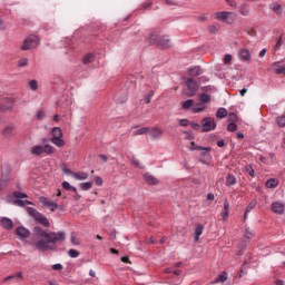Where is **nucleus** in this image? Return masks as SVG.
<instances>
[{
    "label": "nucleus",
    "instance_id": "nucleus-37",
    "mask_svg": "<svg viewBox=\"0 0 285 285\" xmlns=\"http://www.w3.org/2000/svg\"><path fill=\"white\" fill-rule=\"evenodd\" d=\"M42 153H46V155H52V153H55V148L51 145H45L42 147Z\"/></svg>",
    "mask_w": 285,
    "mask_h": 285
},
{
    "label": "nucleus",
    "instance_id": "nucleus-58",
    "mask_svg": "<svg viewBox=\"0 0 285 285\" xmlns=\"http://www.w3.org/2000/svg\"><path fill=\"white\" fill-rule=\"evenodd\" d=\"M95 184L96 186H101V184H104V179L99 176L95 177Z\"/></svg>",
    "mask_w": 285,
    "mask_h": 285
},
{
    "label": "nucleus",
    "instance_id": "nucleus-41",
    "mask_svg": "<svg viewBox=\"0 0 285 285\" xmlns=\"http://www.w3.org/2000/svg\"><path fill=\"white\" fill-rule=\"evenodd\" d=\"M92 59H95V56L92 53H89L83 58L82 62L85 63V66H88V63H92Z\"/></svg>",
    "mask_w": 285,
    "mask_h": 285
},
{
    "label": "nucleus",
    "instance_id": "nucleus-8",
    "mask_svg": "<svg viewBox=\"0 0 285 285\" xmlns=\"http://www.w3.org/2000/svg\"><path fill=\"white\" fill-rule=\"evenodd\" d=\"M16 235L19 236V239H28V237H30V229L24 226H18L16 228Z\"/></svg>",
    "mask_w": 285,
    "mask_h": 285
},
{
    "label": "nucleus",
    "instance_id": "nucleus-51",
    "mask_svg": "<svg viewBox=\"0 0 285 285\" xmlns=\"http://www.w3.org/2000/svg\"><path fill=\"white\" fill-rule=\"evenodd\" d=\"M18 66H19V68H26V66H28V59L27 58H21L18 61Z\"/></svg>",
    "mask_w": 285,
    "mask_h": 285
},
{
    "label": "nucleus",
    "instance_id": "nucleus-54",
    "mask_svg": "<svg viewBox=\"0 0 285 285\" xmlns=\"http://www.w3.org/2000/svg\"><path fill=\"white\" fill-rule=\"evenodd\" d=\"M61 187L63 188V190H70V188H72V185H70V183L68 181H62Z\"/></svg>",
    "mask_w": 285,
    "mask_h": 285
},
{
    "label": "nucleus",
    "instance_id": "nucleus-4",
    "mask_svg": "<svg viewBox=\"0 0 285 285\" xmlns=\"http://www.w3.org/2000/svg\"><path fill=\"white\" fill-rule=\"evenodd\" d=\"M186 86H187V92L186 97H195L197 95V90H199V85L197 81H195L193 78H188L186 80Z\"/></svg>",
    "mask_w": 285,
    "mask_h": 285
},
{
    "label": "nucleus",
    "instance_id": "nucleus-43",
    "mask_svg": "<svg viewBox=\"0 0 285 285\" xmlns=\"http://www.w3.org/2000/svg\"><path fill=\"white\" fill-rule=\"evenodd\" d=\"M70 242H71V244H73V246H79V239L77 238V234H75V233H71V235H70Z\"/></svg>",
    "mask_w": 285,
    "mask_h": 285
},
{
    "label": "nucleus",
    "instance_id": "nucleus-10",
    "mask_svg": "<svg viewBox=\"0 0 285 285\" xmlns=\"http://www.w3.org/2000/svg\"><path fill=\"white\" fill-rule=\"evenodd\" d=\"M272 210L276 215H284L285 204L284 203H279V202L273 203L272 204Z\"/></svg>",
    "mask_w": 285,
    "mask_h": 285
},
{
    "label": "nucleus",
    "instance_id": "nucleus-36",
    "mask_svg": "<svg viewBox=\"0 0 285 285\" xmlns=\"http://www.w3.org/2000/svg\"><path fill=\"white\" fill-rule=\"evenodd\" d=\"M208 30L210 35H217L219 32V24L215 23V24L208 26Z\"/></svg>",
    "mask_w": 285,
    "mask_h": 285
},
{
    "label": "nucleus",
    "instance_id": "nucleus-49",
    "mask_svg": "<svg viewBox=\"0 0 285 285\" xmlns=\"http://www.w3.org/2000/svg\"><path fill=\"white\" fill-rule=\"evenodd\" d=\"M154 95L155 90H151L147 95H145V104H150V99H153Z\"/></svg>",
    "mask_w": 285,
    "mask_h": 285
},
{
    "label": "nucleus",
    "instance_id": "nucleus-32",
    "mask_svg": "<svg viewBox=\"0 0 285 285\" xmlns=\"http://www.w3.org/2000/svg\"><path fill=\"white\" fill-rule=\"evenodd\" d=\"M51 135H52V137H63V132L61 131V128H59V127H53L51 129Z\"/></svg>",
    "mask_w": 285,
    "mask_h": 285
},
{
    "label": "nucleus",
    "instance_id": "nucleus-45",
    "mask_svg": "<svg viewBox=\"0 0 285 285\" xmlns=\"http://www.w3.org/2000/svg\"><path fill=\"white\" fill-rule=\"evenodd\" d=\"M80 188H81V190H90V188H92V183H90V181L81 183Z\"/></svg>",
    "mask_w": 285,
    "mask_h": 285
},
{
    "label": "nucleus",
    "instance_id": "nucleus-55",
    "mask_svg": "<svg viewBox=\"0 0 285 285\" xmlns=\"http://www.w3.org/2000/svg\"><path fill=\"white\" fill-rule=\"evenodd\" d=\"M45 115H46V112H43V110H39L36 114V119H38V121H41V119H43Z\"/></svg>",
    "mask_w": 285,
    "mask_h": 285
},
{
    "label": "nucleus",
    "instance_id": "nucleus-60",
    "mask_svg": "<svg viewBox=\"0 0 285 285\" xmlns=\"http://www.w3.org/2000/svg\"><path fill=\"white\" fill-rule=\"evenodd\" d=\"M189 121L188 119H180L179 120V126H181L183 128H186V126H188Z\"/></svg>",
    "mask_w": 285,
    "mask_h": 285
},
{
    "label": "nucleus",
    "instance_id": "nucleus-26",
    "mask_svg": "<svg viewBox=\"0 0 285 285\" xmlns=\"http://www.w3.org/2000/svg\"><path fill=\"white\" fill-rule=\"evenodd\" d=\"M13 130H14V127H13V126H7V127H4V129L2 130L3 137H6V139L12 137Z\"/></svg>",
    "mask_w": 285,
    "mask_h": 285
},
{
    "label": "nucleus",
    "instance_id": "nucleus-47",
    "mask_svg": "<svg viewBox=\"0 0 285 285\" xmlns=\"http://www.w3.org/2000/svg\"><path fill=\"white\" fill-rule=\"evenodd\" d=\"M245 169L246 173H248L249 177H255V169L253 168V165H247Z\"/></svg>",
    "mask_w": 285,
    "mask_h": 285
},
{
    "label": "nucleus",
    "instance_id": "nucleus-18",
    "mask_svg": "<svg viewBox=\"0 0 285 285\" xmlns=\"http://www.w3.org/2000/svg\"><path fill=\"white\" fill-rule=\"evenodd\" d=\"M187 72L190 77H199V75H202V67L196 66L194 68H189Z\"/></svg>",
    "mask_w": 285,
    "mask_h": 285
},
{
    "label": "nucleus",
    "instance_id": "nucleus-19",
    "mask_svg": "<svg viewBox=\"0 0 285 285\" xmlns=\"http://www.w3.org/2000/svg\"><path fill=\"white\" fill-rule=\"evenodd\" d=\"M62 137H52L50 139L51 144H53L55 146H58V148H63V146H66V142L63 141V139H61Z\"/></svg>",
    "mask_w": 285,
    "mask_h": 285
},
{
    "label": "nucleus",
    "instance_id": "nucleus-2",
    "mask_svg": "<svg viewBox=\"0 0 285 285\" xmlns=\"http://www.w3.org/2000/svg\"><path fill=\"white\" fill-rule=\"evenodd\" d=\"M27 213L30 217H33L38 224H41L45 228H50V220H48V217L43 216V214L39 213L35 207H28Z\"/></svg>",
    "mask_w": 285,
    "mask_h": 285
},
{
    "label": "nucleus",
    "instance_id": "nucleus-46",
    "mask_svg": "<svg viewBox=\"0 0 285 285\" xmlns=\"http://www.w3.org/2000/svg\"><path fill=\"white\" fill-rule=\"evenodd\" d=\"M255 206H257V200H252V202L247 205L245 212H246V213H250V210H253V208H255Z\"/></svg>",
    "mask_w": 285,
    "mask_h": 285
},
{
    "label": "nucleus",
    "instance_id": "nucleus-3",
    "mask_svg": "<svg viewBox=\"0 0 285 285\" xmlns=\"http://www.w3.org/2000/svg\"><path fill=\"white\" fill-rule=\"evenodd\" d=\"M37 46H39V37H37L36 35H30L27 36L26 39L23 40L20 50H32L37 48Z\"/></svg>",
    "mask_w": 285,
    "mask_h": 285
},
{
    "label": "nucleus",
    "instance_id": "nucleus-25",
    "mask_svg": "<svg viewBox=\"0 0 285 285\" xmlns=\"http://www.w3.org/2000/svg\"><path fill=\"white\" fill-rule=\"evenodd\" d=\"M228 279V273L223 272L218 275V277L214 281V284H224Z\"/></svg>",
    "mask_w": 285,
    "mask_h": 285
},
{
    "label": "nucleus",
    "instance_id": "nucleus-35",
    "mask_svg": "<svg viewBox=\"0 0 285 285\" xmlns=\"http://www.w3.org/2000/svg\"><path fill=\"white\" fill-rule=\"evenodd\" d=\"M227 121H232V124H235V122L239 121V117L237 116V114L230 112L227 116Z\"/></svg>",
    "mask_w": 285,
    "mask_h": 285
},
{
    "label": "nucleus",
    "instance_id": "nucleus-42",
    "mask_svg": "<svg viewBox=\"0 0 285 285\" xmlns=\"http://www.w3.org/2000/svg\"><path fill=\"white\" fill-rule=\"evenodd\" d=\"M68 255H69V257L75 259V258L79 257L80 253H79V250L71 248V249L68 250Z\"/></svg>",
    "mask_w": 285,
    "mask_h": 285
},
{
    "label": "nucleus",
    "instance_id": "nucleus-30",
    "mask_svg": "<svg viewBox=\"0 0 285 285\" xmlns=\"http://www.w3.org/2000/svg\"><path fill=\"white\" fill-rule=\"evenodd\" d=\"M13 204L16 206H20L21 208H23V206H26V205L32 206V202H30V200H21V199L13 200Z\"/></svg>",
    "mask_w": 285,
    "mask_h": 285
},
{
    "label": "nucleus",
    "instance_id": "nucleus-59",
    "mask_svg": "<svg viewBox=\"0 0 285 285\" xmlns=\"http://www.w3.org/2000/svg\"><path fill=\"white\" fill-rule=\"evenodd\" d=\"M200 90H203V92H213V86H204Z\"/></svg>",
    "mask_w": 285,
    "mask_h": 285
},
{
    "label": "nucleus",
    "instance_id": "nucleus-50",
    "mask_svg": "<svg viewBox=\"0 0 285 285\" xmlns=\"http://www.w3.org/2000/svg\"><path fill=\"white\" fill-rule=\"evenodd\" d=\"M29 88L30 90H37V88H39V82H37V80L29 81Z\"/></svg>",
    "mask_w": 285,
    "mask_h": 285
},
{
    "label": "nucleus",
    "instance_id": "nucleus-16",
    "mask_svg": "<svg viewBox=\"0 0 285 285\" xmlns=\"http://www.w3.org/2000/svg\"><path fill=\"white\" fill-rule=\"evenodd\" d=\"M150 137H153V139H159V137H161V135H164V130H161V128L159 127H154L150 132H149Z\"/></svg>",
    "mask_w": 285,
    "mask_h": 285
},
{
    "label": "nucleus",
    "instance_id": "nucleus-62",
    "mask_svg": "<svg viewBox=\"0 0 285 285\" xmlns=\"http://www.w3.org/2000/svg\"><path fill=\"white\" fill-rule=\"evenodd\" d=\"M8 110H10V107L0 104V112H8Z\"/></svg>",
    "mask_w": 285,
    "mask_h": 285
},
{
    "label": "nucleus",
    "instance_id": "nucleus-34",
    "mask_svg": "<svg viewBox=\"0 0 285 285\" xmlns=\"http://www.w3.org/2000/svg\"><path fill=\"white\" fill-rule=\"evenodd\" d=\"M194 104V99H187L185 102H183V110H189V108H193Z\"/></svg>",
    "mask_w": 285,
    "mask_h": 285
},
{
    "label": "nucleus",
    "instance_id": "nucleus-6",
    "mask_svg": "<svg viewBox=\"0 0 285 285\" xmlns=\"http://www.w3.org/2000/svg\"><path fill=\"white\" fill-rule=\"evenodd\" d=\"M160 35L161 30L153 29L149 36L146 38L147 43H149V46H156L157 41H159V38L161 37Z\"/></svg>",
    "mask_w": 285,
    "mask_h": 285
},
{
    "label": "nucleus",
    "instance_id": "nucleus-48",
    "mask_svg": "<svg viewBox=\"0 0 285 285\" xmlns=\"http://www.w3.org/2000/svg\"><path fill=\"white\" fill-rule=\"evenodd\" d=\"M227 130H228V132H235V131H237V124H235V122H229V124L227 125Z\"/></svg>",
    "mask_w": 285,
    "mask_h": 285
},
{
    "label": "nucleus",
    "instance_id": "nucleus-5",
    "mask_svg": "<svg viewBox=\"0 0 285 285\" xmlns=\"http://www.w3.org/2000/svg\"><path fill=\"white\" fill-rule=\"evenodd\" d=\"M202 132H210V130H215L217 128V124L214 118L205 117L202 121Z\"/></svg>",
    "mask_w": 285,
    "mask_h": 285
},
{
    "label": "nucleus",
    "instance_id": "nucleus-13",
    "mask_svg": "<svg viewBox=\"0 0 285 285\" xmlns=\"http://www.w3.org/2000/svg\"><path fill=\"white\" fill-rule=\"evenodd\" d=\"M144 179L146 181V184H148L149 186H157V184H159V179L155 178V176L146 173L144 175Z\"/></svg>",
    "mask_w": 285,
    "mask_h": 285
},
{
    "label": "nucleus",
    "instance_id": "nucleus-61",
    "mask_svg": "<svg viewBox=\"0 0 285 285\" xmlns=\"http://www.w3.org/2000/svg\"><path fill=\"white\" fill-rule=\"evenodd\" d=\"M51 268H52V271H61L63 268V265L57 263V264L52 265Z\"/></svg>",
    "mask_w": 285,
    "mask_h": 285
},
{
    "label": "nucleus",
    "instance_id": "nucleus-63",
    "mask_svg": "<svg viewBox=\"0 0 285 285\" xmlns=\"http://www.w3.org/2000/svg\"><path fill=\"white\" fill-rule=\"evenodd\" d=\"M151 4H153V0H148L147 2L142 3V10L150 8Z\"/></svg>",
    "mask_w": 285,
    "mask_h": 285
},
{
    "label": "nucleus",
    "instance_id": "nucleus-56",
    "mask_svg": "<svg viewBox=\"0 0 285 285\" xmlns=\"http://www.w3.org/2000/svg\"><path fill=\"white\" fill-rule=\"evenodd\" d=\"M130 160L136 168H140L139 159H137L135 156H132Z\"/></svg>",
    "mask_w": 285,
    "mask_h": 285
},
{
    "label": "nucleus",
    "instance_id": "nucleus-44",
    "mask_svg": "<svg viewBox=\"0 0 285 285\" xmlns=\"http://www.w3.org/2000/svg\"><path fill=\"white\" fill-rule=\"evenodd\" d=\"M276 122L279 126V128H284L285 127V116L277 117Z\"/></svg>",
    "mask_w": 285,
    "mask_h": 285
},
{
    "label": "nucleus",
    "instance_id": "nucleus-20",
    "mask_svg": "<svg viewBox=\"0 0 285 285\" xmlns=\"http://www.w3.org/2000/svg\"><path fill=\"white\" fill-rule=\"evenodd\" d=\"M266 188H277L279 180L277 178H271L265 183Z\"/></svg>",
    "mask_w": 285,
    "mask_h": 285
},
{
    "label": "nucleus",
    "instance_id": "nucleus-38",
    "mask_svg": "<svg viewBox=\"0 0 285 285\" xmlns=\"http://www.w3.org/2000/svg\"><path fill=\"white\" fill-rule=\"evenodd\" d=\"M148 130H150V128L148 127H142L140 129H137L134 131V136L137 137L139 135H146V132H148Z\"/></svg>",
    "mask_w": 285,
    "mask_h": 285
},
{
    "label": "nucleus",
    "instance_id": "nucleus-1",
    "mask_svg": "<svg viewBox=\"0 0 285 285\" xmlns=\"http://www.w3.org/2000/svg\"><path fill=\"white\" fill-rule=\"evenodd\" d=\"M33 235L37 240L31 242V246L40 253L46 250H57V244H63L66 242V232H50L39 226L33 227Z\"/></svg>",
    "mask_w": 285,
    "mask_h": 285
},
{
    "label": "nucleus",
    "instance_id": "nucleus-7",
    "mask_svg": "<svg viewBox=\"0 0 285 285\" xmlns=\"http://www.w3.org/2000/svg\"><path fill=\"white\" fill-rule=\"evenodd\" d=\"M38 200L40 202V204H42V206H46V208H51V213H55V210L59 208V204L49 200L46 196H40Z\"/></svg>",
    "mask_w": 285,
    "mask_h": 285
},
{
    "label": "nucleus",
    "instance_id": "nucleus-64",
    "mask_svg": "<svg viewBox=\"0 0 285 285\" xmlns=\"http://www.w3.org/2000/svg\"><path fill=\"white\" fill-rule=\"evenodd\" d=\"M282 43H283L282 37H279L276 45H275L276 50H279V48H282Z\"/></svg>",
    "mask_w": 285,
    "mask_h": 285
},
{
    "label": "nucleus",
    "instance_id": "nucleus-22",
    "mask_svg": "<svg viewBox=\"0 0 285 285\" xmlns=\"http://www.w3.org/2000/svg\"><path fill=\"white\" fill-rule=\"evenodd\" d=\"M239 55L243 61H250V51L248 49H240Z\"/></svg>",
    "mask_w": 285,
    "mask_h": 285
},
{
    "label": "nucleus",
    "instance_id": "nucleus-12",
    "mask_svg": "<svg viewBox=\"0 0 285 285\" xmlns=\"http://www.w3.org/2000/svg\"><path fill=\"white\" fill-rule=\"evenodd\" d=\"M156 46H159L160 48H170V38L168 36H160Z\"/></svg>",
    "mask_w": 285,
    "mask_h": 285
},
{
    "label": "nucleus",
    "instance_id": "nucleus-24",
    "mask_svg": "<svg viewBox=\"0 0 285 285\" xmlns=\"http://www.w3.org/2000/svg\"><path fill=\"white\" fill-rule=\"evenodd\" d=\"M206 110V105H203L202 102H197L191 111L197 115L198 112H204Z\"/></svg>",
    "mask_w": 285,
    "mask_h": 285
},
{
    "label": "nucleus",
    "instance_id": "nucleus-14",
    "mask_svg": "<svg viewBox=\"0 0 285 285\" xmlns=\"http://www.w3.org/2000/svg\"><path fill=\"white\" fill-rule=\"evenodd\" d=\"M228 215H230V204L228 203V199H225L224 209L220 213V217H223V219H228Z\"/></svg>",
    "mask_w": 285,
    "mask_h": 285
},
{
    "label": "nucleus",
    "instance_id": "nucleus-11",
    "mask_svg": "<svg viewBox=\"0 0 285 285\" xmlns=\"http://www.w3.org/2000/svg\"><path fill=\"white\" fill-rule=\"evenodd\" d=\"M0 226H2L4 230H12V228L14 227V223L8 217H2L0 219Z\"/></svg>",
    "mask_w": 285,
    "mask_h": 285
},
{
    "label": "nucleus",
    "instance_id": "nucleus-28",
    "mask_svg": "<svg viewBox=\"0 0 285 285\" xmlns=\"http://www.w3.org/2000/svg\"><path fill=\"white\" fill-rule=\"evenodd\" d=\"M198 101H200V104H208V101H210V96L206 92L199 94Z\"/></svg>",
    "mask_w": 285,
    "mask_h": 285
},
{
    "label": "nucleus",
    "instance_id": "nucleus-31",
    "mask_svg": "<svg viewBox=\"0 0 285 285\" xmlns=\"http://www.w3.org/2000/svg\"><path fill=\"white\" fill-rule=\"evenodd\" d=\"M237 178L234 175H228L226 179V186H235Z\"/></svg>",
    "mask_w": 285,
    "mask_h": 285
},
{
    "label": "nucleus",
    "instance_id": "nucleus-39",
    "mask_svg": "<svg viewBox=\"0 0 285 285\" xmlns=\"http://www.w3.org/2000/svg\"><path fill=\"white\" fill-rule=\"evenodd\" d=\"M14 199H27L28 194L21 191H13Z\"/></svg>",
    "mask_w": 285,
    "mask_h": 285
},
{
    "label": "nucleus",
    "instance_id": "nucleus-53",
    "mask_svg": "<svg viewBox=\"0 0 285 285\" xmlns=\"http://www.w3.org/2000/svg\"><path fill=\"white\" fill-rule=\"evenodd\" d=\"M272 10H274V12H276V14H282V12L279 10H282V4H274L272 7Z\"/></svg>",
    "mask_w": 285,
    "mask_h": 285
},
{
    "label": "nucleus",
    "instance_id": "nucleus-40",
    "mask_svg": "<svg viewBox=\"0 0 285 285\" xmlns=\"http://www.w3.org/2000/svg\"><path fill=\"white\" fill-rule=\"evenodd\" d=\"M198 150H202L200 153L202 157H210V150H212L210 147H203V149H198Z\"/></svg>",
    "mask_w": 285,
    "mask_h": 285
},
{
    "label": "nucleus",
    "instance_id": "nucleus-29",
    "mask_svg": "<svg viewBox=\"0 0 285 285\" xmlns=\"http://www.w3.org/2000/svg\"><path fill=\"white\" fill-rule=\"evenodd\" d=\"M43 153V146L36 145L31 149V155H36V157H39Z\"/></svg>",
    "mask_w": 285,
    "mask_h": 285
},
{
    "label": "nucleus",
    "instance_id": "nucleus-33",
    "mask_svg": "<svg viewBox=\"0 0 285 285\" xmlns=\"http://www.w3.org/2000/svg\"><path fill=\"white\" fill-rule=\"evenodd\" d=\"M245 237L246 239H253L255 237V232L250 229V227L245 228Z\"/></svg>",
    "mask_w": 285,
    "mask_h": 285
},
{
    "label": "nucleus",
    "instance_id": "nucleus-21",
    "mask_svg": "<svg viewBox=\"0 0 285 285\" xmlns=\"http://www.w3.org/2000/svg\"><path fill=\"white\" fill-rule=\"evenodd\" d=\"M204 233V225L198 224L195 229L194 239L195 242H199V236Z\"/></svg>",
    "mask_w": 285,
    "mask_h": 285
},
{
    "label": "nucleus",
    "instance_id": "nucleus-17",
    "mask_svg": "<svg viewBox=\"0 0 285 285\" xmlns=\"http://www.w3.org/2000/svg\"><path fill=\"white\" fill-rule=\"evenodd\" d=\"M73 179H77L78 181H83L88 179V174L85 171H78L72 174Z\"/></svg>",
    "mask_w": 285,
    "mask_h": 285
},
{
    "label": "nucleus",
    "instance_id": "nucleus-57",
    "mask_svg": "<svg viewBox=\"0 0 285 285\" xmlns=\"http://www.w3.org/2000/svg\"><path fill=\"white\" fill-rule=\"evenodd\" d=\"M233 61V56L230 53L225 55L224 63H230Z\"/></svg>",
    "mask_w": 285,
    "mask_h": 285
},
{
    "label": "nucleus",
    "instance_id": "nucleus-27",
    "mask_svg": "<svg viewBox=\"0 0 285 285\" xmlns=\"http://www.w3.org/2000/svg\"><path fill=\"white\" fill-rule=\"evenodd\" d=\"M216 117L218 119H224L225 117H228V110H226V108L224 107H220L216 112Z\"/></svg>",
    "mask_w": 285,
    "mask_h": 285
},
{
    "label": "nucleus",
    "instance_id": "nucleus-52",
    "mask_svg": "<svg viewBox=\"0 0 285 285\" xmlns=\"http://www.w3.org/2000/svg\"><path fill=\"white\" fill-rule=\"evenodd\" d=\"M190 150H204L203 146H197L195 141L190 142Z\"/></svg>",
    "mask_w": 285,
    "mask_h": 285
},
{
    "label": "nucleus",
    "instance_id": "nucleus-23",
    "mask_svg": "<svg viewBox=\"0 0 285 285\" xmlns=\"http://www.w3.org/2000/svg\"><path fill=\"white\" fill-rule=\"evenodd\" d=\"M240 14H243V17H248V14H250V4L249 3H243L240 6Z\"/></svg>",
    "mask_w": 285,
    "mask_h": 285
},
{
    "label": "nucleus",
    "instance_id": "nucleus-9",
    "mask_svg": "<svg viewBox=\"0 0 285 285\" xmlns=\"http://www.w3.org/2000/svg\"><path fill=\"white\" fill-rule=\"evenodd\" d=\"M275 75H284L285 72V59L273 63Z\"/></svg>",
    "mask_w": 285,
    "mask_h": 285
},
{
    "label": "nucleus",
    "instance_id": "nucleus-15",
    "mask_svg": "<svg viewBox=\"0 0 285 285\" xmlns=\"http://www.w3.org/2000/svg\"><path fill=\"white\" fill-rule=\"evenodd\" d=\"M229 14H230V12H228V11H222V12H216L215 17L219 21H225L226 23H230V21H228V16Z\"/></svg>",
    "mask_w": 285,
    "mask_h": 285
}]
</instances>
